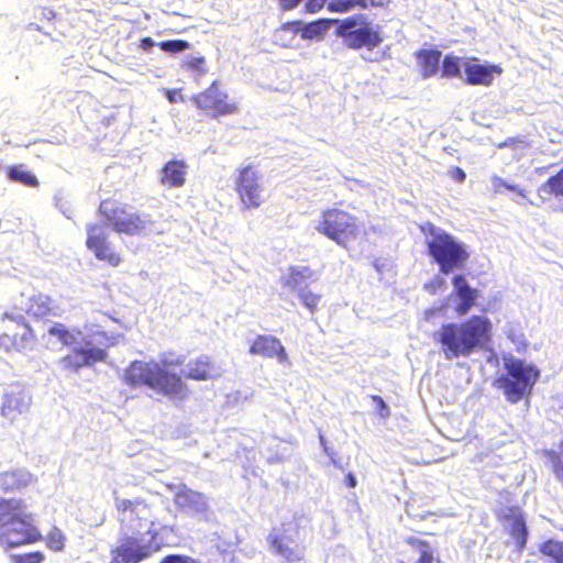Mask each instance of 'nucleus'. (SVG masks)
I'll use <instances>...</instances> for the list:
<instances>
[{"mask_svg": "<svg viewBox=\"0 0 563 563\" xmlns=\"http://www.w3.org/2000/svg\"><path fill=\"white\" fill-rule=\"evenodd\" d=\"M305 23L300 20L287 21L280 24V30L284 32H290L292 34H298L301 37L302 29Z\"/></svg>", "mask_w": 563, "mask_h": 563, "instance_id": "nucleus-44", "label": "nucleus"}, {"mask_svg": "<svg viewBox=\"0 0 563 563\" xmlns=\"http://www.w3.org/2000/svg\"><path fill=\"white\" fill-rule=\"evenodd\" d=\"M460 73V58L453 55H445L441 67L442 77L453 78L457 77Z\"/></svg>", "mask_w": 563, "mask_h": 563, "instance_id": "nucleus-34", "label": "nucleus"}, {"mask_svg": "<svg viewBox=\"0 0 563 563\" xmlns=\"http://www.w3.org/2000/svg\"><path fill=\"white\" fill-rule=\"evenodd\" d=\"M563 199V166L551 175L537 189V206H552L554 200Z\"/></svg>", "mask_w": 563, "mask_h": 563, "instance_id": "nucleus-19", "label": "nucleus"}, {"mask_svg": "<svg viewBox=\"0 0 563 563\" xmlns=\"http://www.w3.org/2000/svg\"><path fill=\"white\" fill-rule=\"evenodd\" d=\"M56 306L54 300L45 294L32 295L26 306V313L34 319H44L49 316H56Z\"/></svg>", "mask_w": 563, "mask_h": 563, "instance_id": "nucleus-25", "label": "nucleus"}, {"mask_svg": "<svg viewBox=\"0 0 563 563\" xmlns=\"http://www.w3.org/2000/svg\"><path fill=\"white\" fill-rule=\"evenodd\" d=\"M367 60L369 62H374V60H378L379 57L378 56H375V57H365Z\"/></svg>", "mask_w": 563, "mask_h": 563, "instance_id": "nucleus-54", "label": "nucleus"}, {"mask_svg": "<svg viewBox=\"0 0 563 563\" xmlns=\"http://www.w3.org/2000/svg\"><path fill=\"white\" fill-rule=\"evenodd\" d=\"M339 19L322 18L305 23L301 38L305 41H320L324 37L333 23H338Z\"/></svg>", "mask_w": 563, "mask_h": 563, "instance_id": "nucleus-28", "label": "nucleus"}, {"mask_svg": "<svg viewBox=\"0 0 563 563\" xmlns=\"http://www.w3.org/2000/svg\"><path fill=\"white\" fill-rule=\"evenodd\" d=\"M220 376L217 363L210 355L202 354L186 365L185 377L192 380H211Z\"/></svg>", "mask_w": 563, "mask_h": 563, "instance_id": "nucleus-18", "label": "nucleus"}, {"mask_svg": "<svg viewBox=\"0 0 563 563\" xmlns=\"http://www.w3.org/2000/svg\"><path fill=\"white\" fill-rule=\"evenodd\" d=\"M45 543L53 551H62L65 545V536L59 528L53 527L45 538Z\"/></svg>", "mask_w": 563, "mask_h": 563, "instance_id": "nucleus-36", "label": "nucleus"}, {"mask_svg": "<svg viewBox=\"0 0 563 563\" xmlns=\"http://www.w3.org/2000/svg\"><path fill=\"white\" fill-rule=\"evenodd\" d=\"M338 25L335 30V34L338 36H349L352 35V16L346 18L344 20H339Z\"/></svg>", "mask_w": 563, "mask_h": 563, "instance_id": "nucleus-45", "label": "nucleus"}, {"mask_svg": "<svg viewBox=\"0 0 563 563\" xmlns=\"http://www.w3.org/2000/svg\"><path fill=\"white\" fill-rule=\"evenodd\" d=\"M312 275L309 267H290L288 275L282 279L284 287L289 288L292 291L299 294L300 290L305 289L306 282Z\"/></svg>", "mask_w": 563, "mask_h": 563, "instance_id": "nucleus-30", "label": "nucleus"}, {"mask_svg": "<svg viewBox=\"0 0 563 563\" xmlns=\"http://www.w3.org/2000/svg\"><path fill=\"white\" fill-rule=\"evenodd\" d=\"M352 8V0H331L328 2V10L330 12L343 13L350 11Z\"/></svg>", "mask_w": 563, "mask_h": 563, "instance_id": "nucleus-43", "label": "nucleus"}, {"mask_svg": "<svg viewBox=\"0 0 563 563\" xmlns=\"http://www.w3.org/2000/svg\"><path fill=\"white\" fill-rule=\"evenodd\" d=\"M174 503L181 510L203 511L207 509L206 497L203 494L190 489L186 486L180 487L174 495Z\"/></svg>", "mask_w": 563, "mask_h": 563, "instance_id": "nucleus-23", "label": "nucleus"}, {"mask_svg": "<svg viewBox=\"0 0 563 563\" xmlns=\"http://www.w3.org/2000/svg\"><path fill=\"white\" fill-rule=\"evenodd\" d=\"M115 503V510L118 514L122 517L120 519L121 522H125L128 520L126 515L129 514L132 516H137L140 509L147 510L150 509V505L145 501L143 498H136V499H126V498H114Z\"/></svg>", "mask_w": 563, "mask_h": 563, "instance_id": "nucleus-29", "label": "nucleus"}, {"mask_svg": "<svg viewBox=\"0 0 563 563\" xmlns=\"http://www.w3.org/2000/svg\"><path fill=\"white\" fill-rule=\"evenodd\" d=\"M449 175L456 183H463L465 180V178H466L465 172L461 167H459V166L452 167L449 170Z\"/></svg>", "mask_w": 563, "mask_h": 563, "instance_id": "nucleus-50", "label": "nucleus"}, {"mask_svg": "<svg viewBox=\"0 0 563 563\" xmlns=\"http://www.w3.org/2000/svg\"><path fill=\"white\" fill-rule=\"evenodd\" d=\"M107 351L101 347H75L70 353L62 358V364L65 369L77 372L82 367L92 366L98 362H103L107 358Z\"/></svg>", "mask_w": 563, "mask_h": 563, "instance_id": "nucleus-14", "label": "nucleus"}, {"mask_svg": "<svg viewBox=\"0 0 563 563\" xmlns=\"http://www.w3.org/2000/svg\"><path fill=\"white\" fill-rule=\"evenodd\" d=\"M383 42L382 30L379 25L354 19V49L366 48L373 51Z\"/></svg>", "mask_w": 563, "mask_h": 563, "instance_id": "nucleus-20", "label": "nucleus"}, {"mask_svg": "<svg viewBox=\"0 0 563 563\" xmlns=\"http://www.w3.org/2000/svg\"><path fill=\"white\" fill-rule=\"evenodd\" d=\"M165 97L170 103L181 102L184 101V96L181 95V89H166Z\"/></svg>", "mask_w": 563, "mask_h": 563, "instance_id": "nucleus-47", "label": "nucleus"}, {"mask_svg": "<svg viewBox=\"0 0 563 563\" xmlns=\"http://www.w3.org/2000/svg\"><path fill=\"white\" fill-rule=\"evenodd\" d=\"M194 559L184 554H168L159 563H192Z\"/></svg>", "mask_w": 563, "mask_h": 563, "instance_id": "nucleus-46", "label": "nucleus"}, {"mask_svg": "<svg viewBox=\"0 0 563 563\" xmlns=\"http://www.w3.org/2000/svg\"><path fill=\"white\" fill-rule=\"evenodd\" d=\"M187 164L181 159H170L162 168L161 183L169 188L183 187L186 183Z\"/></svg>", "mask_w": 563, "mask_h": 563, "instance_id": "nucleus-22", "label": "nucleus"}, {"mask_svg": "<svg viewBox=\"0 0 563 563\" xmlns=\"http://www.w3.org/2000/svg\"><path fill=\"white\" fill-rule=\"evenodd\" d=\"M433 339L448 360L468 356L492 339V322L483 316H472L462 322L442 324Z\"/></svg>", "mask_w": 563, "mask_h": 563, "instance_id": "nucleus-1", "label": "nucleus"}, {"mask_svg": "<svg viewBox=\"0 0 563 563\" xmlns=\"http://www.w3.org/2000/svg\"><path fill=\"white\" fill-rule=\"evenodd\" d=\"M183 361L164 362L162 365L156 361H132L123 372V383L131 387H147L159 395L172 399L183 400L188 395L187 385L180 375L167 371V366H179Z\"/></svg>", "mask_w": 563, "mask_h": 563, "instance_id": "nucleus-2", "label": "nucleus"}, {"mask_svg": "<svg viewBox=\"0 0 563 563\" xmlns=\"http://www.w3.org/2000/svg\"><path fill=\"white\" fill-rule=\"evenodd\" d=\"M350 221L351 217L347 212L330 209L323 213L318 230L338 244L346 246L352 238Z\"/></svg>", "mask_w": 563, "mask_h": 563, "instance_id": "nucleus-13", "label": "nucleus"}, {"mask_svg": "<svg viewBox=\"0 0 563 563\" xmlns=\"http://www.w3.org/2000/svg\"><path fill=\"white\" fill-rule=\"evenodd\" d=\"M3 332L0 334V347L7 351H21L35 340L31 325L22 316L3 313Z\"/></svg>", "mask_w": 563, "mask_h": 563, "instance_id": "nucleus-9", "label": "nucleus"}, {"mask_svg": "<svg viewBox=\"0 0 563 563\" xmlns=\"http://www.w3.org/2000/svg\"><path fill=\"white\" fill-rule=\"evenodd\" d=\"M444 287L445 280L440 276L432 277L423 285V288L431 295H435L439 291H442Z\"/></svg>", "mask_w": 563, "mask_h": 563, "instance_id": "nucleus-42", "label": "nucleus"}, {"mask_svg": "<svg viewBox=\"0 0 563 563\" xmlns=\"http://www.w3.org/2000/svg\"><path fill=\"white\" fill-rule=\"evenodd\" d=\"M9 180L22 184L27 187H37L40 181L37 177L25 168L22 164L11 165L5 168Z\"/></svg>", "mask_w": 563, "mask_h": 563, "instance_id": "nucleus-31", "label": "nucleus"}, {"mask_svg": "<svg viewBox=\"0 0 563 563\" xmlns=\"http://www.w3.org/2000/svg\"><path fill=\"white\" fill-rule=\"evenodd\" d=\"M302 0H278L282 11H290L298 7Z\"/></svg>", "mask_w": 563, "mask_h": 563, "instance_id": "nucleus-51", "label": "nucleus"}, {"mask_svg": "<svg viewBox=\"0 0 563 563\" xmlns=\"http://www.w3.org/2000/svg\"><path fill=\"white\" fill-rule=\"evenodd\" d=\"M372 399H373V402L375 404L379 415L382 417H387L389 415V410H388L384 399L377 395L373 396Z\"/></svg>", "mask_w": 563, "mask_h": 563, "instance_id": "nucleus-48", "label": "nucleus"}, {"mask_svg": "<svg viewBox=\"0 0 563 563\" xmlns=\"http://www.w3.org/2000/svg\"><path fill=\"white\" fill-rule=\"evenodd\" d=\"M33 482V475L26 470H12L0 473V490L13 493L21 490Z\"/></svg>", "mask_w": 563, "mask_h": 563, "instance_id": "nucleus-24", "label": "nucleus"}, {"mask_svg": "<svg viewBox=\"0 0 563 563\" xmlns=\"http://www.w3.org/2000/svg\"><path fill=\"white\" fill-rule=\"evenodd\" d=\"M44 560L45 554L40 550L13 554L10 559L11 563H43Z\"/></svg>", "mask_w": 563, "mask_h": 563, "instance_id": "nucleus-38", "label": "nucleus"}, {"mask_svg": "<svg viewBox=\"0 0 563 563\" xmlns=\"http://www.w3.org/2000/svg\"><path fill=\"white\" fill-rule=\"evenodd\" d=\"M29 409V401L22 391H10L3 397L1 406L2 416L13 420L18 415Z\"/></svg>", "mask_w": 563, "mask_h": 563, "instance_id": "nucleus-27", "label": "nucleus"}, {"mask_svg": "<svg viewBox=\"0 0 563 563\" xmlns=\"http://www.w3.org/2000/svg\"><path fill=\"white\" fill-rule=\"evenodd\" d=\"M298 296L302 305L310 311V313H314L318 310L319 303L321 301V295L305 288L303 290L299 291Z\"/></svg>", "mask_w": 563, "mask_h": 563, "instance_id": "nucleus-37", "label": "nucleus"}, {"mask_svg": "<svg viewBox=\"0 0 563 563\" xmlns=\"http://www.w3.org/2000/svg\"><path fill=\"white\" fill-rule=\"evenodd\" d=\"M539 551L544 556L551 559L553 563H563V542L554 539L544 541Z\"/></svg>", "mask_w": 563, "mask_h": 563, "instance_id": "nucleus-32", "label": "nucleus"}, {"mask_svg": "<svg viewBox=\"0 0 563 563\" xmlns=\"http://www.w3.org/2000/svg\"><path fill=\"white\" fill-rule=\"evenodd\" d=\"M505 369L506 373L496 379L495 386L504 391L509 402L517 404L531 393L539 371L522 360L506 362Z\"/></svg>", "mask_w": 563, "mask_h": 563, "instance_id": "nucleus-5", "label": "nucleus"}, {"mask_svg": "<svg viewBox=\"0 0 563 563\" xmlns=\"http://www.w3.org/2000/svg\"><path fill=\"white\" fill-rule=\"evenodd\" d=\"M161 550V545L144 543L142 540L126 536L110 550L109 563H141Z\"/></svg>", "mask_w": 563, "mask_h": 563, "instance_id": "nucleus-12", "label": "nucleus"}, {"mask_svg": "<svg viewBox=\"0 0 563 563\" xmlns=\"http://www.w3.org/2000/svg\"><path fill=\"white\" fill-rule=\"evenodd\" d=\"M408 547L409 562L399 563H443L438 555L435 544L421 537H409L405 540Z\"/></svg>", "mask_w": 563, "mask_h": 563, "instance_id": "nucleus-16", "label": "nucleus"}, {"mask_svg": "<svg viewBox=\"0 0 563 563\" xmlns=\"http://www.w3.org/2000/svg\"><path fill=\"white\" fill-rule=\"evenodd\" d=\"M389 0H354V4H358L363 8L367 7H384L388 4Z\"/></svg>", "mask_w": 563, "mask_h": 563, "instance_id": "nucleus-49", "label": "nucleus"}, {"mask_svg": "<svg viewBox=\"0 0 563 563\" xmlns=\"http://www.w3.org/2000/svg\"><path fill=\"white\" fill-rule=\"evenodd\" d=\"M249 352L252 355L276 358L282 364H289V357L285 346L280 340L274 335H256L250 345Z\"/></svg>", "mask_w": 563, "mask_h": 563, "instance_id": "nucleus-15", "label": "nucleus"}, {"mask_svg": "<svg viewBox=\"0 0 563 563\" xmlns=\"http://www.w3.org/2000/svg\"><path fill=\"white\" fill-rule=\"evenodd\" d=\"M48 333L52 336L58 339L60 343L66 346H70L77 342L76 334L65 327L63 323H54L49 329Z\"/></svg>", "mask_w": 563, "mask_h": 563, "instance_id": "nucleus-33", "label": "nucleus"}, {"mask_svg": "<svg viewBox=\"0 0 563 563\" xmlns=\"http://www.w3.org/2000/svg\"><path fill=\"white\" fill-rule=\"evenodd\" d=\"M98 210L113 231L119 234L141 235L153 223L148 216L134 212L130 206L113 198L102 200Z\"/></svg>", "mask_w": 563, "mask_h": 563, "instance_id": "nucleus-6", "label": "nucleus"}, {"mask_svg": "<svg viewBox=\"0 0 563 563\" xmlns=\"http://www.w3.org/2000/svg\"><path fill=\"white\" fill-rule=\"evenodd\" d=\"M303 11L307 14L319 13L323 8H328L329 0H302Z\"/></svg>", "mask_w": 563, "mask_h": 563, "instance_id": "nucleus-41", "label": "nucleus"}, {"mask_svg": "<svg viewBox=\"0 0 563 563\" xmlns=\"http://www.w3.org/2000/svg\"><path fill=\"white\" fill-rule=\"evenodd\" d=\"M495 516L504 525L515 550L522 552L527 545L529 530L521 507L518 505L503 506L495 511Z\"/></svg>", "mask_w": 563, "mask_h": 563, "instance_id": "nucleus-10", "label": "nucleus"}, {"mask_svg": "<svg viewBox=\"0 0 563 563\" xmlns=\"http://www.w3.org/2000/svg\"><path fill=\"white\" fill-rule=\"evenodd\" d=\"M192 563H197V561L194 559Z\"/></svg>", "mask_w": 563, "mask_h": 563, "instance_id": "nucleus-56", "label": "nucleus"}, {"mask_svg": "<svg viewBox=\"0 0 563 563\" xmlns=\"http://www.w3.org/2000/svg\"><path fill=\"white\" fill-rule=\"evenodd\" d=\"M181 67L187 71L205 75L207 73L206 58L199 56H188L183 63Z\"/></svg>", "mask_w": 563, "mask_h": 563, "instance_id": "nucleus-35", "label": "nucleus"}, {"mask_svg": "<svg viewBox=\"0 0 563 563\" xmlns=\"http://www.w3.org/2000/svg\"><path fill=\"white\" fill-rule=\"evenodd\" d=\"M490 181H492V186H493V191L495 194H499L504 189H507V190H511V191H515L517 192L518 195L522 196V197H526V191L525 189H521V188H518L517 186L515 185H510V184H507L501 177L497 176V175H494L492 178H490Z\"/></svg>", "mask_w": 563, "mask_h": 563, "instance_id": "nucleus-40", "label": "nucleus"}, {"mask_svg": "<svg viewBox=\"0 0 563 563\" xmlns=\"http://www.w3.org/2000/svg\"><path fill=\"white\" fill-rule=\"evenodd\" d=\"M153 46L154 41L148 36L142 37L139 42V47L144 52H150L153 48Z\"/></svg>", "mask_w": 563, "mask_h": 563, "instance_id": "nucleus-52", "label": "nucleus"}, {"mask_svg": "<svg viewBox=\"0 0 563 563\" xmlns=\"http://www.w3.org/2000/svg\"><path fill=\"white\" fill-rule=\"evenodd\" d=\"M44 540L26 511L24 500L0 497V547L11 549L34 544Z\"/></svg>", "mask_w": 563, "mask_h": 563, "instance_id": "nucleus-3", "label": "nucleus"}, {"mask_svg": "<svg viewBox=\"0 0 563 563\" xmlns=\"http://www.w3.org/2000/svg\"><path fill=\"white\" fill-rule=\"evenodd\" d=\"M157 45L162 51L172 54L186 51L190 47V44L185 40H167L159 42Z\"/></svg>", "mask_w": 563, "mask_h": 563, "instance_id": "nucleus-39", "label": "nucleus"}, {"mask_svg": "<svg viewBox=\"0 0 563 563\" xmlns=\"http://www.w3.org/2000/svg\"><path fill=\"white\" fill-rule=\"evenodd\" d=\"M452 285L454 287V295L459 299L455 312L459 316H465L476 305L479 291L476 288H472L462 274L453 276Z\"/></svg>", "mask_w": 563, "mask_h": 563, "instance_id": "nucleus-17", "label": "nucleus"}, {"mask_svg": "<svg viewBox=\"0 0 563 563\" xmlns=\"http://www.w3.org/2000/svg\"><path fill=\"white\" fill-rule=\"evenodd\" d=\"M421 231L431 236L427 241L428 254L438 264L442 274H449L455 269H462L470 254L464 245L457 242L450 233L428 222L421 225Z\"/></svg>", "mask_w": 563, "mask_h": 563, "instance_id": "nucleus-4", "label": "nucleus"}, {"mask_svg": "<svg viewBox=\"0 0 563 563\" xmlns=\"http://www.w3.org/2000/svg\"><path fill=\"white\" fill-rule=\"evenodd\" d=\"M86 246L98 261L104 262L112 267H118L122 263V256L109 241V233L104 225L89 223L86 227Z\"/></svg>", "mask_w": 563, "mask_h": 563, "instance_id": "nucleus-11", "label": "nucleus"}, {"mask_svg": "<svg viewBox=\"0 0 563 563\" xmlns=\"http://www.w3.org/2000/svg\"><path fill=\"white\" fill-rule=\"evenodd\" d=\"M234 190L242 207L246 210L258 209L264 202L262 175L254 164L235 168L233 177Z\"/></svg>", "mask_w": 563, "mask_h": 563, "instance_id": "nucleus-7", "label": "nucleus"}, {"mask_svg": "<svg viewBox=\"0 0 563 563\" xmlns=\"http://www.w3.org/2000/svg\"><path fill=\"white\" fill-rule=\"evenodd\" d=\"M349 485H352V473H349L346 476H345Z\"/></svg>", "mask_w": 563, "mask_h": 563, "instance_id": "nucleus-53", "label": "nucleus"}, {"mask_svg": "<svg viewBox=\"0 0 563 563\" xmlns=\"http://www.w3.org/2000/svg\"><path fill=\"white\" fill-rule=\"evenodd\" d=\"M156 536H157V532H154V533H152L151 538L155 539Z\"/></svg>", "mask_w": 563, "mask_h": 563, "instance_id": "nucleus-55", "label": "nucleus"}, {"mask_svg": "<svg viewBox=\"0 0 563 563\" xmlns=\"http://www.w3.org/2000/svg\"><path fill=\"white\" fill-rule=\"evenodd\" d=\"M191 101L197 109L211 118L232 115L239 111L236 102L230 98L217 80H213L202 91L194 95Z\"/></svg>", "mask_w": 563, "mask_h": 563, "instance_id": "nucleus-8", "label": "nucleus"}, {"mask_svg": "<svg viewBox=\"0 0 563 563\" xmlns=\"http://www.w3.org/2000/svg\"><path fill=\"white\" fill-rule=\"evenodd\" d=\"M464 71L466 84L472 86H489L494 80V75L501 74V68L497 65L467 64Z\"/></svg>", "mask_w": 563, "mask_h": 563, "instance_id": "nucleus-21", "label": "nucleus"}, {"mask_svg": "<svg viewBox=\"0 0 563 563\" xmlns=\"http://www.w3.org/2000/svg\"><path fill=\"white\" fill-rule=\"evenodd\" d=\"M441 52L439 49H418L415 53V57L418 60L421 76L423 78H430L437 75L441 60Z\"/></svg>", "mask_w": 563, "mask_h": 563, "instance_id": "nucleus-26", "label": "nucleus"}]
</instances>
